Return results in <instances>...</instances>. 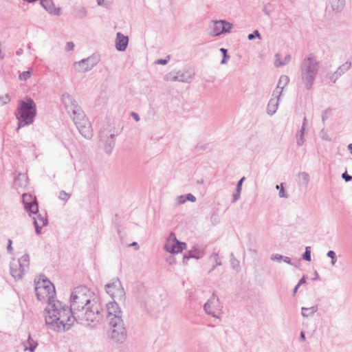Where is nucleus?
Wrapping results in <instances>:
<instances>
[{"mask_svg":"<svg viewBox=\"0 0 352 352\" xmlns=\"http://www.w3.org/2000/svg\"><path fill=\"white\" fill-rule=\"evenodd\" d=\"M278 57H279V54H276L275 55L274 65L277 67H283V66L288 64L290 62L291 59H292V56L289 54H287V55H286L285 56L284 59L282 60V61H280V62L278 63Z\"/></svg>","mask_w":352,"mask_h":352,"instance_id":"obj_31","label":"nucleus"},{"mask_svg":"<svg viewBox=\"0 0 352 352\" xmlns=\"http://www.w3.org/2000/svg\"><path fill=\"white\" fill-rule=\"evenodd\" d=\"M185 195H180L177 197V202L178 204H184L186 201L185 199Z\"/></svg>","mask_w":352,"mask_h":352,"instance_id":"obj_52","label":"nucleus"},{"mask_svg":"<svg viewBox=\"0 0 352 352\" xmlns=\"http://www.w3.org/2000/svg\"><path fill=\"white\" fill-rule=\"evenodd\" d=\"M331 111H332L331 108L329 107L322 112V121L323 122H324V121L329 118V116L331 114Z\"/></svg>","mask_w":352,"mask_h":352,"instance_id":"obj_39","label":"nucleus"},{"mask_svg":"<svg viewBox=\"0 0 352 352\" xmlns=\"http://www.w3.org/2000/svg\"><path fill=\"white\" fill-rule=\"evenodd\" d=\"M79 133L86 139H91L93 136V130L89 121H84L83 123L76 125Z\"/></svg>","mask_w":352,"mask_h":352,"instance_id":"obj_16","label":"nucleus"},{"mask_svg":"<svg viewBox=\"0 0 352 352\" xmlns=\"http://www.w3.org/2000/svg\"><path fill=\"white\" fill-rule=\"evenodd\" d=\"M299 177L302 179L305 185H307L309 182V175L308 173L305 172H302L299 173Z\"/></svg>","mask_w":352,"mask_h":352,"instance_id":"obj_40","label":"nucleus"},{"mask_svg":"<svg viewBox=\"0 0 352 352\" xmlns=\"http://www.w3.org/2000/svg\"><path fill=\"white\" fill-rule=\"evenodd\" d=\"M99 58L94 54L87 58L82 59L74 63L76 70L78 72L85 73L91 70L95 65L98 64Z\"/></svg>","mask_w":352,"mask_h":352,"instance_id":"obj_11","label":"nucleus"},{"mask_svg":"<svg viewBox=\"0 0 352 352\" xmlns=\"http://www.w3.org/2000/svg\"><path fill=\"white\" fill-rule=\"evenodd\" d=\"M128 43L129 37L127 36H124L121 32H118L116 34L115 46L118 51L124 52L128 46Z\"/></svg>","mask_w":352,"mask_h":352,"instance_id":"obj_15","label":"nucleus"},{"mask_svg":"<svg viewBox=\"0 0 352 352\" xmlns=\"http://www.w3.org/2000/svg\"><path fill=\"white\" fill-rule=\"evenodd\" d=\"M351 66V63L349 61H346L342 65H340L336 71L340 76H342L346 72H347Z\"/></svg>","mask_w":352,"mask_h":352,"instance_id":"obj_32","label":"nucleus"},{"mask_svg":"<svg viewBox=\"0 0 352 352\" xmlns=\"http://www.w3.org/2000/svg\"><path fill=\"white\" fill-rule=\"evenodd\" d=\"M300 339H301L302 341H305V340H306L305 334V333H304L303 331H301V332H300Z\"/></svg>","mask_w":352,"mask_h":352,"instance_id":"obj_61","label":"nucleus"},{"mask_svg":"<svg viewBox=\"0 0 352 352\" xmlns=\"http://www.w3.org/2000/svg\"><path fill=\"white\" fill-rule=\"evenodd\" d=\"M41 5L50 14L60 16L62 14L60 8H56L53 0H41Z\"/></svg>","mask_w":352,"mask_h":352,"instance_id":"obj_14","label":"nucleus"},{"mask_svg":"<svg viewBox=\"0 0 352 352\" xmlns=\"http://www.w3.org/2000/svg\"><path fill=\"white\" fill-rule=\"evenodd\" d=\"M46 315L45 316V324L47 327L57 332H65L68 331L74 324V322L80 323L77 318V314H74L71 307L63 305L59 300L50 302L45 309Z\"/></svg>","mask_w":352,"mask_h":352,"instance_id":"obj_2","label":"nucleus"},{"mask_svg":"<svg viewBox=\"0 0 352 352\" xmlns=\"http://www.w3.org/2000/svg\"><path fill=\"white\" fill-rule=\"evenodd\" d=\"M230 263L231 266L233 269H236L239 267V261L234 257V254L231 253L230 254Z\"/></svg>","mask_w":352,"mask_h":352,"instance_id":"obj_38","label":"nucleus"},{"mask_svg":"<svg viewBox=\"0 0 352 352\" xmlns=\"http://www.w3.org/2000/svg\"><path fill=\"white\" fill-rule=\"evenodd\" d=\"M70 307L77 314L80 324L91 327L100 322L104 311L94 294L85 286L74 288L70 296Z\"/></svg>","mask_w":352,"mask_h":352,"instance_id":"obj_1","label":"nucleus"},{"mask_svg":"<svg viewBox=\"0 0 352 352\" xmlns=\"http://www.w3.org/2000/svg\"><path fill=\"white\" fill-rule=\"evenodd\" d=\"M186 247L184 242L179 241L173 232H170L164 245L166 251L171 254L182 252Z\"/></svg>","mask_w":352,"mask_h":352,"instance_id":"obj_10","label":"nucleus"},{"mask_svg":"<svg viewBox=\"0 0 352 352\" xmlns=\"http://www.w3.org/2000/svg\"><path fill=\"white\" fill-rule=\"evenodd\" d=\"M219 50L221 52L222 55H224V54H226V53H228V50L225 48H220Z\"/></svg>","mask_w":352,"mask_h":352,"instance_id":"obj_63","label":"nucleus"},{"mask_svg":"<svg viewBox=\"0 0 352 352\" xmlns=\"http://www.w3.org/2000/svg\"><path fill=\"white\" fill-rule=\"evenodd\" d=\"M307 276L304 275L301 279L299 280L298 283L297 284L298 286H300L306 283L307 280Z\"/></svg>","mask_w":352,"mask_h":352,"instance_id":"obj_58","label":"nucleus"},{"mask_svg":"<svg viewBox=\"0 0 352 352\" xmlns=\"http://www.w3.org/2000/svg\"><path fill=\"white\" fill-rule=\"evenodd\" d=\"M146 306L153 309L157 308L159 306V304L157 303V305H154L151 302V300H148L146 302Z\"/></svg>","mask_w":352,"mask_h":352,"instance_id":"obj_55","label":"nucleus"},{"mask_svg":"<svg viewBox=\"0 0 352 352\" xmlns=\"http://www.w3.org/2000/svg\"><path fill=\"white\" fill-rule=\"evenodd\" d=\"M204 255V251L203 250H200L197 248L193 247L190 250L187 252L183 257V263L186 264L187 261L190 258H194L199 259L202 258Z\"/></svg>","mask_w":352,"mask_h":352,"instance_id":"obj_18","label":"nucleus"},{"mask_svg":"<svg viewBox=\"0 0 352 352\" xmlns=\"http://www.w3.org/2000/svg\"><path fill=\"white\" fill-rule=\"evenodd\" d=\"M241 192V191H240V190L239 191L236 190V192L233 195L232 202H236L240 198Z\"/></svg>","mask_w":352,"mask_h":352,"instance_id":"obj_54","label":"nucleus"},{"mask_svg":"<svg viewBox=\"0 0 352 352\" xmlns=\"http://www.w3.org/2000/svg\"><path fill=\"white\" fill-rule=\"evenodd\" d=\"M245 177H243L236 184V191H241V186H242V184L243 182V181L245 180Z\"/></svg>","mask_w":352,"mask_h":352,"instance_id":"obj_51","label":"nucleus"},{"mask_svg":"<svg viewBox=\"0 0 352 352\" xmlns=\"http://www.w3.org/2000/svg\"><path fill=\"white\" fill-rule=\"evenodd\" d=\"M110 337L116 342L122 343L126 338V331L121 316L110 318Z\"/></svg>","mask_w":352,"mask_h":352,"instance_id":"obj_7","label":"nucleus"},{"mask_svg":"<svg viewBox=\"0 0 352 352\" xmlns=\"http://www.w3.org/2000/svg\"><path fill=\"white\" fill-rule=\"evenodd\" d=\"M327 256L331 259V263L333 266L337 262V256L334 251L329 250L327 253Z\"/></svg>","mask_w":352,"mask_h":352,"instance_id":"obj_37","label":"nucleus"},{"mask_svg":"<svg viewBox=\"0 0 352 352\" xmlns=\"http://www.w3.org/2000/svg\"><path fill=\"white\" fill-rule=\"evenodd\" d=\"M169 59H170V56H168L167 58H165V59H163V58L158 59L156 61V64H157V65H166V64H167V63H168Z\"/></svg>","mask_w":352,"mask_h":352,"instance_id":"obj_50","label":"nucleus"},{"mask_svg":"<svg viewBox=\"0 0 352 352\" xmlns=\"http://www.w3.org/2000/svg\"><path fill=\"white\" fill-rule=\"evenodd\" d=\"M70 197V195L67 193L64 190H61L60 192V194H59V196H58V198L63 201H67L68 200V199Z\"/></svg>","mask_w":352,"mask_h":352,"instance_id":"obj_44","label":"nucleus"},{"mask_svg":"<svg viewBox=\"0 0 352 352\" xmlns=\"http://www.w3.org/2000/svg\"><path fill=\"white\" fill-rule=\"evenodd\" d=\"M31 76L30 71H25L19 74V79L21 80H27Z\"/></svg>","mask_w":352,"mask_h":352,"instance_id":"obj_42","label":"nucleus"},{"mask_svg":"<svg viewBox=\"0 0 352 352\" xmlns=\"http://www.w3.org/2000/svg\"><path fill=\"white\" fill-rule=\"evenodd\" d=\"M14 185L16 187H25L27 185V177L24 174H19L14 178Z\"/></svg>","mask_w":352,"mask_h":352,"instance_id":"obj_28","label":"nucleus"},{"mask_svg":"<svg viewBox=\"0 0 352 352\" xmlns=\"http://www.w3.org/2000/svg\"><path fill=\"white\" fill-rule=\"evenodd\" d=\"M229 58H230V56L228 55V53H226V54H224V55H223V58L221 61V64H222V65L226 64Z\"/></svg>","mask_w":352,"mask_h":352,"instance_id":"obj_57","label":"nucleus"},{"mask_svg":"<svg viewBox=\"0 0 352 352\" xmlns=\"http://www.w3.org/2000/svg\"><path fill=\"white\" fill-rule=\"evenodd\" d=\"M256 38H261L260 33L257 30H254L252 33L249 34L248 36V38L250 41Z\"/></svg>","mask_w":352,"mask_h":352,"instance_id":"obj_43","label":"nucleus"},{"mask_svg":"<svg viewBox=\"0 0 352 352\" xmlns=\"http://www.w3.org/2000/svg\"><path fill=\"white\" fill-rule=\"evenodd\" d=\"M35 293L37 298L40 300L47 298L48 305L50 302H56L54 299L55 295V287L54 285L47 278L43 279L42 283L38 282L35 287Z\"/></svg>","mask_w":352,"mask_h":352,"instance_id":"obj_6","label":"nucleus"},{"mask_svg":"<svg viewBox=\"0 0 352 352\" xmlns=\"http://www.w3.org/2000/svg\"><path fill=\"white\" fill-rule=\"evenodd\" d=\"M211 258H213L214 259V261L215 262L216 265H214L212 269L210 270V272H212V270H214L215 269V267L217 266H220L221 265V261L219 258V254L217 253H214L212 256H211Z\"/></svg>","mask_w":352,"mask_h":352,"instance_id":"obj_36","label":"nucleus"},{"mask_svg":"<svg viewBox=\"0 0 352 352\" xmlns=\"http://www.w3.org/2000/svg\"><path fill=\"white\" fill-rule=\"evenodd\" d=\"M319 71V62L313 54L305 57L300 65V80L307 90H311Z\"/></svg>","mask_w":352,"mask_h":352,"instance_id":"obj_3","label":"nucleus"},{"mask_svg":"<svg viewBox=\"0 0 352 352\" xmlns=\"http://www.w3.org/2000/svg\"><path fill=\"white\" fill-rule=\"evenodd\" d=\"M340 77V76L338 75V74L335 72L329 76V79L331 82L335 83Z\"/></svg>","mask_w":352,"mask_h":352,"instance_id":"obj_46","label":"nucleus"},{"mask_svg":"<svg viewBox=\"0 0 352 352\" xmlns=\"http://www.w3.org/2000/svg\"><path fill=\"white\" fill-rule=\"evenodd\" d=\"M272 261H280L282 258H283V256L278 254H274L271 255L270 257Z\"/></svg>","mask_w":352,"mask_h":352,"instance_id":"obj_47","label":"nucleus"},{"mask_svg":"<svg viewBox=\"0 0 352 352\" xmlns=\"http://www.w3.org/2000/svg\"><path fill=\"white\" fill-rule=\"evenodd\" d=\"M282 260L287 264L292 265L291 258L289 257L283 256V258H282Z\"/></svg>","mask_w":352,"mask_h":352,"instance_id":"obj_59","label":"nucleus"},{"mask_svg":"<svg viewBox=\"0 0 352 352\" xmlns=\"http://www.w3.org/2000/svg\"><path fill=\"white\" fill-rule=\"evenodd\" d=\"M274 98H271L268 102L267 107V113L272 116L274 114L278 109V98H276V95L273 96Z\"/></svg>","mask_w":352,"mask_h":352,"instance_id":"obj_22","label":"nucleus"},{"mask_svg":"<svg viewBox=\"0 0 352 352\" xmlns=\"http://www.w3.org/2000/svg\"><path fill=\"white\" fill-rule=\"evenodd\" d=\"M166 80L168 81L169 80V81H172V82L179 81L177 72L174 71V72H171L169 74H168L166 75Z\"/></svg>","mask_w":352,"mask_h":352,"instance_id":"obj_34","label":"nucleus"},{"mask_svg":"<svg viewBox=\"0 0 352 352\" xmlns=\"http://www.w3.org/2000/svg\"><path fill=\"white\" fill-rule=\"evenodd\" d=\"M105 289L113 300L116 299L120 302L125 300V292L122 286L121 282L118 278L113 279L112 283L107 284L105 285Z\"/></svg>","mask_w":352,"mask_h":352,"instance_id":"obj_8","label":"nucleus"},{"mask_svg":"<svg viewBox=\"0 0 352 352\" xmlns=\"http://www.w3.org/2000/svg\"><path fill=\"white\" fill-rule=\"evenodd\" d=\"M12 241L11 239H8V245H7V250L9 253H12V250H13V248H12Z\"/></svg>","mask_w":352,"mask_h":352,"instance_id":"obj_56","label":"nucleus"},{"mask_svg":"<svg viewBox=\"0 0 352 352\" xmlns=\"http://www.w3.org/2000/svg\"><path fill=\"white\" fill-rule=\"evenodd\" d=\"M22 201L25 210L30 215L34 214L32 219L35 232L37 234H40L41 228L47 224L45 214L42 215L38 212V205L35 197L30 194H23Z\"/></svg>","mask_w":352,"mask_h":352,"instance_id":"obj_4","label":"nucleus"},{"mask_svg":"<svg viewBox=\"0 0 352 352\" xmlns=\"http://www.w3.org/2000/svg\"><path fill=\"white\" fill-rule=\"evenodd\" d=\"M302 258L306 261H310L311 260V248L309 246L305 248V251L302 255Z\"/></svg>","mask_w":352,"mask_h":352,"instance_id":"obj_35","label":"nucleus"},{"mask_svg":"<svg viewBox=\"0 0 352 352\" xmlns=\"http://www.w3.org/2000/svg\"><path fill=\"white\" fill-rule=\"evenodd\" d=\"M116 300L114 299L113 302H110L106 305L105 312L107 313V317L109 320L110 318H113L115 316H121L122 311Z\"/></svg>","mask_w":352,"mask_h":352,"instance_id":"obj_13","label":"nucleus"},{"mask_svg":"<svg viewBox=\"0 0 352 352\" xmlns=\"http://www.w3.org/2000/svg\"><path fill=\"white\" fill-rule=\"evenodd\" d=\"M115 134L112 133L110 135L109 138H107L106 142H105V146H104V150L106 153L108 155L111 154L113 150V148L115 146V141H114Z\"/></svg>","mask_w":352,"mask_h":352,"instance_id":"obj_25","label":"nucleus"},{"mask_svg":"<svg viewBox=\"0 0 352 352\" xmlns=\"http://www.w3.org/2000/svg\"><path fill=\"white\" fill-rule=\"evenodd\" d=\"M306 125H307V118H306V117H305L303 118V122H302V127H304V129H305Z\"/></svg>","mask_w":352,"mask_h":352,"instance_id":"obj_62","label":"nucleus"},{"mask_svg":"<svg viewBox=\"0 0 352 352\" xmlns=\"http://www.w3.org/2000/svg\"><path fill=\"white\" fill-rule=\"evenodd\" d=\"M25 351L29 350L31 352H34L38 345L37 342L32 340L31 336H28V339L23 343Z\"/></svg>","mask_w":352,"mask_h":352,"instance_id":"obj_26","label":"nucleus"},{"mask_svg":"<svg viewBox=\"0 0 352 352\" xmlns=\"http://www.w3.org/2000/svg\"><path fill=\"white\" fill-rule=\"evenodd\" d=\"M342 178L346 182L352 180V176L348 175L346 171L342 173Z\"/></svg>","mask_w":352,"mask_h":352,"instance_id":"obj_49","label":"nucleus"},{"mask_svg":"<svg viewBox=\"0 0 352 352\" xmlns=\"http://www.w3.org/2000/svg\"><path fill=\"white\" fill-rule=\"evenodd\" d=\"M10 269L11 276L16 280H20L21 278H22V277L24 274V272L25 271L22 267H19V265L15 262L10 263Z\"/></svg>","mask_w":352,"mask_h":352,"instance_id":"obj_20","label":"nucleus"},{"mask_svg":"<svg viewBox=\"0 0 352 352\" xmlns=\"http://www.w3.org/2000/svg\"><path fill=\"white\" fill-rule=\"evenodd\" d=\"M131 116L132 117L136 120V121H139L140 120V117L139 116L135 113V112H132L131 113Z\"/></svg>","mask_w":352,"mask_h":352,"instance_id":"obj_60","label":"nucleus"},{"mask_svg":"<svg viewBox=\"0 0 352 352\" xmlns=\"http://www.w3.org/2000/svg\"><path fill=\"white\" fill-rule=\"evenodd\" d=\"M205 312L215 318H219L221 314L219 300L214 293L204 305Z\"/></svg>","mask_w":352,"mask_h":352,"instance_id":"obj_9","label":"nucleus"},{"mask_svg":"<svg viewBox=\"0 0 352 352\" xmlns=\"http://www.w3.org/2000/svg\"><path fill=\"white\" fill-rule=\"evenodd\" d=\"M348 150L350 151L351 154L352 155V143L349 144L347 146Z\"/></svg>","mask_w":352,"mask_h":352,"instance_id":"obj_64","label":"nucleus"},{"mask_svg":"<svg viewBox=\"0 0 352 352\" xmlns=\"http://www.w3.org/2000/svg\"><path fill=\"white\" fill-rule=\"evenodd\" d=\"M179 82L189 83L192 80V76L190 72H182L180 71L177 72Z\"/></svg>","mask_w":352,"mask_h":352,"instance_id":"obj_27","label":"nucleus"},{"mask_svg":"<svg viewBox=\"0 0 352 352\" xmlns=\"http://www.w3.org/2000/svg\"><path fill=\"white\" fill-rule=\"evenodd\" d=\"M185 197L186 201H189L191 202H195L196 201V197L190 193L186 195Z\"/></svg>","mask_w":352,"mask_h":352,"instance_id":"obj_48","label":"nucleus"},{"mask_svg":"<svg viewBox=\"0 0 352 352\" xmlns=\"http://www.w3.org/2000/svg\"><path fill=\"white\" fill-rule=\"evenodd\" d=\"M16 263L19 265V267H22L25 270L30 264V257L28 254H25L19 258L18 261Z\"/></svg>","mask_w":352,"mask_h":352,"instance_id":"obj_30","label":"nucleus"},{"mask_svg":"<svg viewBox=\"0 0 352 352\" xmlns=\"http://www.w3.org/2000/svg\"><path fill=\"white\" fill-rule=\"evenodd\" d=\"M19 120L18 128L31 124L36 115V107L31 98H27L25 100H20L15 113Z\"/></svg>","mask_w":352,"mask_h":352,"instance_id":"obj_5","label":"nucleus"},{"mask_svg":"<svg viewBox=\"0 0 352 352\" xmlns=\"http://www.w3.org/2000/svg\"><path fill=\"white\" fill-rule=\"evenodd\" d=\"M280 186L276 185V188L279 189ZM278 195L281 198H287L288 195L286 193L284 187L283 186V184H280V188L279 190Z\"/></svg>","mask_w":352,"mask_h":352,"instance_id":"obj_41","label":"nucleus"},{"mask_svg":"<svg viewBox=\"0 0 352 352\" xmlns=\"http://www.w3.org/2000/svg\"><path fill=\"white\" fill-rule=\"evenodd\" d=\"M212 35L217 36L230 32L233 25L226 20L213 21Z\"/></svg>","mask_w":352,"mask_h":352,"instance_id":"obj_12","label":"nucleus"},{"mask_svg":"<svg viewBox=\"0 0 352 352\" xmlns=\"http://www.w3.org/2000/svg\"><path fill=\"white\" fill-rule=\"evenodd\" d=\"M73 114V121L75 125L83 123L84 121H88L86 116L80 106H75L74 109L72 111Z\"/></svg>","mask_w":352,"mask_h":352,"instance_id":"obj_17","label":"nucleus"},{"mask_svg":"<svg viewBox=\"0 0 352 352\" xmlns=\"http://www.w3.org/2000/svg\"><path fill=\"white\" fill-rule=\"evenodd\" d=\"M318 311L316 306H312L311 307H302L301 314L304 318L312 316Z\"/></svg>","mask_w":352,"mask_h":352,"instance_id":"obj_29","label":"nucleus"},{"mask_svg":"<svg viewBox=\"0 0 352 352\" xmlns=\"http://www.w3.org/2000/svg\"><path fill=\"white\" fill-rule=\"evenodd\" d=\"M289 82V78L286 75H282L278 80L277 87L276 89L274 91L272 96L276 95V98H278V99L280 98L283 90L285 87H286Z\"/></svg>","mask_w":352,"mask_h":352,"instance_id":"obj_19","label":"nucleus"},{"mask_svg":"<svg viewBox=\"0 0 352 352\" xmlns=\"http://www.w3.org/2000/svg\"><path fill=\"white\" fill-rule=\"evenodd\" d=\"M333 11L340 12L344 8L345 0H329Z\"/></svg>","mask_w":352,"mask_h":352,"instance_id":"obj_23","label":"nucleus"},{"mask_svg":"<svg viewBox=\"0 0 352 352\" xmlns=\"http://www.w3.org/2000/svg\"><path fill=\"white\" fill-rule=\"evenodd\" d=\"M74 48V44L73 42H67L66 44L65 50L66 51L73 50Z\"/></svg>","mask_w":352,"mask_h":352,"instance_id":"obj_53","label":"nucleus"},{"mask_svg":"<svg viewBox=\"0 0 352 352\" xmlns=\"http://www.w3.org/2000/svg\"><path fill=\"white\" fill-rule=\"evenodd\" d=\"M1 100L0 102V106L5 105L10 101V98L8 94L5 95L4 96H1Z\"/></svg>","mask_w":352,"mask_h":352,"instance_id":"obj_45","label":"nucleus"},{"mask_svg":"<svg viewBox=\"0 0 352 352\" xmlns=\"http://www.w3.org/2000/svg\"><path fill=\"white\" fill-rule=\"evenodd\" d=\"M87 12L83 6H76L74 8L72 14L75 18L83 19L87 16Z\"/></svg>","mask_w":352,"mask_h":352,"instance_id":"obj_24","label":"nucleus"},{"mask_svg":"<svg viewBox=\"0 0 352 352\" xmlns=\"http://www.w3.org/2000/svg\"><path fill=\"white\" fill-rule=\"evenodd\" d=\"M62 100L69 113L74 109L75 106H78L76 101L68 94L62 95Z\"/></svg>","mask_w":352,"mask_h":352,"instance_id":"obj_21","label":"nucleus"},{"mask_svg":"<svg viewBox=\"0 0 352 352\" xmlns=\"http://www.w3.org/2000/svg\"><path fill=\"white\" fill-rule=\"evenodd\" d=\"M305 131L304 127H301L300 130L296 133V144L298 146H301L304 144Z\"/></svg>","mask_w":352,"mask_h":352,"instance_id":"obj_33","label":"nucleus"}]
</instances>
